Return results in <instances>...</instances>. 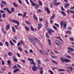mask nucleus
Wrapping results in <instances>:
<instances>
[{
	"label": "nucleus",
	"mask_w": 74,
	"mask_h": 74,
	"mask_svg": "<svg viewBox=\"0 0 74 74\" xmlns=\"http://www.w3.org/2000/svg\"><path fill=\"white\" fill-rule=\"evenodd\" d=\"M18 68V66L16 65H14L13 67V69H17Z\"/></svg>",
	"instance_id": "nucleus-53"
},
{
	"label": "nucleus",
	"mask_w": 74,
	"mask_h": 74,
	"mask_svg": "<svg viewBox=\"0 0 74 74\" xmlns=\"http://www.w3.org/2000/svg\"><path fill=\"white\" fill-rule=\"evenodd\" d=\"M3 10H5V11H7V12H8V14H12V11H10V10H9V8H4Z\"/></svg>",
	"instance_id": "nucleus-5"
},
{
	"label": "nucleus",
	"mask_w": 74,
	"mask_h": 74,
	"mask_svg": "<svg viewBox=\"0 0 74 74\" xmlns=\"http://www.w3.org/2000/svg\"><path fill=\"white\" fill-rule=\"evenodd\" d=\"M31 29L32 31H34V28H33V26L31 27Z\"/></svg>",
	"instance_id": "nucleus-57"
},
{
	"label": "nucleus",
	"mask_w": 74,
	"mask_h": 74,
	"mask_svg": "<svg viewBox=\"0 0 74 74\" xmlns=\"http://www.w3.org/2000/svg\"><path fill=\"white\" fill-rule=\"evenodd\" d=\"M33 16L34 17V19L36 20V21H38V19H37V16H36L35 15H33Z\"/></svg>",
	"instance_id": "nucleus-18"
},
{
	"label": "nucleus",
	"mask_w": 74,
	"mask_h": 74,
	"mask_svg": "<svg viewBox=\"0 0 74 74\" xmlns=\"http://www.w3.org/2000/svg\"><path fill=\"white\" fill-rule=\"evenodd\" d=\"M41 26H42V25L41 24H38V28L39 29H41Z\"/></svg>",
	"instance_id": "nucleus-24"
},
{
	"label": "nucleus",
	"mask_w": 74,
	"mask_h": 74,
	"mask_svg": "<svg viewBox=\"0 0 74 74\" xmlns=\"http://www.w3.org/2000/svg\"><path fill=\"white\" fill-rule=\"evenodd\" d=\"M48 41L49 42H48V44L49 46H51V40L50 39H49Z\"/></svg>",
	"instance_id": "nucleus-29"
},
{
	"label": "nucleus",
	"mask_w": 74,
	"mask_h": 74,
	"mask_svg": "<svg viewBox=\"0 0 74 74\" xmlns=\"http://www.w3.org/2000/svg\"><path fill=\"white\" fill-rule=\"evenodd\" d=\"M7 62L8 64L9 65V66H10V65H11V60H9Z\"/></svg>",
	"instance_id": "nucleus-22"
},
{
	"label": "nucleus",
	"mask_w": 74,
	"mask_h": 74,
	"mask_svg": "<svg viewBox=\"0 0 74 74\" xmlns=\"http://www.w3.org/2000/svg\"><path fill=\"white\" fill-rule=\"evenodd\" d=\"M51 61L52 62H53L54 64H58V63L56 61L53 60H51Z\"/></svg>",
	"instance_id": "nucleus-14"
},
{
	"label": "nucleus",
	"mask_w": 74,
	"mask_h": 74,
	"mask_svg": "<svg viewBox=\"0 0 74 74\" xmlns=\"http://www.w3.org/2000/svg\"><path fill=\"white\" fill-rule=\"evenodd\" d=\"M12 30L13 32H15V28L13 26L12 27Z\"/></svg>",
	"instance_id": "nucleus-36"
},
{
	"label": "nucleus",
	"mask_w": 74,
	"mask_h": 74,
	"mask_svg": "<svg viewBox=\"0 0 74 74\" xmlns=\"http://www.w3.org/2000/svg\"><path fill=\"white\" fill-rule=\"evenodd\" d=\"M67 49H69V50H70V51H74L73 49L71 47H68L67 48Z\"/></svg>",
	"instance_id": "nucleus-34"
},
{
	"label": "nucleus",
	"mask_w": 74,
	"mask_h": 74,
	"mask_svg": "<svg viewBox=\"0 0 74 74\" xmlns=\"http://www.w3.org/2000/svg\"><path fill=\"white\" fill-rule=\"evenodd\" d=\"M13 5L15 7H18V5L16 4V3L15 2H13Z\"/></svg>",
	"instance_id": "nucleus-15"
},
{
	"label": "nucleus",
	"mask_w": 74,
	"mask_h": 74,
	"mask_svg": "<svg viewBox=\"0 0 74 74\" xmlns=\"http://www.w3.org/2000/svg\"><path fill=\"white\" fill-rule=\"evenodd\" d=\"M2 3L3 4V5H7V3L6 2V1H2Z\"/></svg>",
	"instance_id": "nucleus-21"
},
{
	"label": "nucleus",
	"mask_w": 74,
	"mask_h": 74,
	"mask_svg": "<svg viewBox=\"0 0 74 74\" xmlns=\"http://www.w3.org/2000/svg\"><path fill=\"white\" fill-rule=\"evenodd\" d=\"M46 36L47 38H49V34L48 33H46Z\"/></svg>",
	"instance_id": "nucleus-38"
},
{
	"label": "nucleus",
	"mask_w": 74,
	"mask_h": 74,
	"mask_svg": "<svg viewBox=\"0 0 74 74\" xmlns=\"http://www.w3.org/2000/svg\"><path fill=\"white\" fill-rule=\"evenodd\" d=\"M49 25V23H48V21H46L45 25H46V28H47V29H48V27Z\"/></svg>",
	"instance_id": "nucleus-12"
},
{
	"label": "nucleus",
	"mask_w": 74,
	"mask_h": 74,
	"mask_svg": "<svg viewBox=\"0 0 74 74\" xmlns=\"http://www.w3.org/2000/svg\"><path fill=\"white\" fill-rule=\"evenodd\" d=\"M21 45V43L20 42H19L17 44V47H19V46H20Z\"/></svg>",
	"instance_id": "nucleus-51"
},
{
	"label": "nucleus",
	"mask_w": 74,
	"mask_h": 74,
	"mask_svg": "<svg viewBox=\"0 0 74 74\" xmlns=\"http://www.w3.org/2000/svg\"><path fill=\"white\" fill-rule=\"evenodd\" d=\"M61 14H62V15H63L64 16H66V14L63 11H61Z\"/></svg>",
	"instance_id": "nucleus-39"
},
{
	"label": "nucleus",
	"mask_w": 74,
	"mask_h": 74,
	"mask_svg": "<svg viewBox=\"0 0 74 74\" xmlns=\"http://www.w3.org/2000/svg\"><path fill=\"white\" fill-rule=\"evenodd\" d=\"M40 53L42 55H45V53L42 50L40 51Z\"/></svg>",
	"instance_id": "nucleus-20"
},
{
	"label": "nucleus",
	"mask_w": 74,
	"mask_h": 74,
	"mask_svg": "<svg viewBox=\"0 0 74 74\" xmlns=\"http://www.w3.org/2000/svg\"><path fill=\"white\" fill-rule=\"evenodd\" d=\"M2 17L3 18H4L5 17V13H3L2 15Z\"/></svg>",
	"instance_id": "nucleus-52"
},
{
	"label": "nucleus",
	"mask_w": 74,
	"mask_h": 74,
	"mask_svg": "<svg viewBox=\"0 0 74 74\" xmlns=\"http://www.w3.org/2000/svg\"><path fill=\"white\" fill-rule=\"evenodd\" d=\"M10 28V25L8 24L5 27L6 30H8Z\"/></svg>",
	"instance_id": "nucleus-10"
},
{
	"label": "nucleus",
	"mask_w": 74,
	"mask_h": 74,
	"mask_svg": "<svg viewBox=\"0 0 74 74\" xmlns=\"http://www.w3.org/2000/svg\"><path fill=\"white\" fill-rule=\"evenodd\" d=\"M25 23H27V25H30V22H29V21H25Z\"/></svg>",
	"instance_id": "nucleus-54"
},
{
	"label": "nucleus",
	"mask_w": 74,
	"mask_h": 74,
	"mask_svg": "<svg viewBox=\"0 0 74 74\" xmlns=\"http://www.w3.org/2000/svg\"><path fill=\"white\" fill-rule=\"evenodd\" d=\"M37 62L38 63V64H39V65H39V66H40V65H41V61H40V60H38L37 61Z\"/></svg>",
	"instance_id": "nucleus-41"
},
{
	"label": "nucleus",
	"mask_w": 74,
	"mask_h": 74,
	"mask_svg": "<svg viewBox=\"0 0 74 74\" xmlns=\"http://www.w3.org/2000/svg\"><path fill=\"white\" fill-rule=\"evenodd\" d=\"M47 31L48 33H49L50 36L52 35V33H55V31H53V29H52L50 28L47 29Z\"/></svg>",
	"instance_id": "nucleus-1"
},
{
	"label": "nucleus",
	"mask_w": 74,
	"mask_h": 74,
	"mask_svg": "<svg viewBox=\"0 0 74 74\" xmlns=\"http://www.w3.org/2000/svg\"><path fill=\"white\" fill-rule=\"evenodd\" d=\"M60 59L62 63H64L65 62L66 58H63L61 57L60 58Z\"/></svg>",
	"instance_id": "nucleus-9"
},
{
	"label": "nucleus",
	"mask_w": 74,
	"mask_h": 74,
	"mask_svg": "<svg viewBox=\"0 0 74 74\" xmlns=\"http://www.w3.org/2000/svg\"><path fill=\"white\" fill-rule=\"evenodd\" d=\"M32 69L34 71H36L38 70V68L34 65H33V67H32Z\"/></svg>",
	"instance_id": "nucleus-4"
},
{
	"label": "nucleus",
	"mask_w": 74,
	"mask_h": 74,
	"mask_svg": "<svg viewBox=\"0 0 74 74\" xmlns=\"http://www.w3.org/2000/svg\"><path fill=\"white\" fill-rule=\"evenodd\" d=\"M53 4H54L55 6H58V5H60V2L53 3Z\"/></svg>",
	"instance_id": "nucleus-11"
},
{
	"label": "nucleus",
	"mask_w": 74,
	"mask_h": 74,
	"mask_svg": "<svg viewBox=\"0 0 74 74\" xmlns=\"http://www.w3.org/2000/svg\"><path fill=\"white\" fill-rule=\"evenodd\" d=\"M55 17V14H53L51 16V17L50 18V19H54V18Z\"/></svg>",
	"instance_id": "nucleus-19"
},
{
	"label": "nucleus",
	"mask_w": 74,
	"mask_h": 74,
	"mask_svg": "<svg viewBox=\"0 0 74 74\" xmlns=\"http://www.w3.org/2000/svg\"><path fill=\"white\" fill-rule=\"evenodd\" d=\"M67 26V22L66 21H64V28H65Z\"/></svg>",
	"instance_id": "nucleus-16"
},
{
	"label": "nucleus",
	"mask_w": 74,
	"mask_h": 74,
	"mask_svg": "<svg viewBox=\"0 0 74 74\" xmlns=\"http://www.w3.org/2000/svg\"><path fill=\"white\" fill-rule=\"evenodd\" d=\"M69 39L71 41H73L74 40V38H69Z\"/></svg>",
	"instance_id": "nucleus-46"
},
{
	"label": "nucleus",
	"mask_w": 74,
	"mask_h": 74,
	"mask_svg": "<svg viewBox=\"0 0 74 74\" xmlns=\"http://www.w3.org/2000/svg\"><path fill=\"white\" fill-rule=\"evenodd\" d=\"M18 49H19V50L20 51H22V49L20 47H18Z\"/></svg>",
	"instance_id": "nucleus-64"
},
{
	"label": "nucleus",
	"mask_w": 74,
	"mask_h": 74,
	"mask_svg": "<svg viewBox=\"0 0 74 74\" xmlns=\"http://www.w3.org/2000/svg\"><path fill=\"white\" fill-rule=\"evenodd\" d=\"M55 42L56 45L58 46H59L60 45V42L59 40H57L55 41Z\"/></svg>",
	"instance_id": "nucleus-7"
},
{
	"label": "nucleus",
	"mask_w": 74,
	"mask_h": 74,
	"mask_svg": "<svg viewBox=\"0 0 74 74\" xmlns=\"http://www.w3.org/2000/svg\"><path fill=\"white\" fill-rule=\"evenodd\" d=\"M38 3L40 5V6H42V2H41V1L39 0L38 1Z\"/></svg>",
	"instance_id": "nucleus-25"
},
{
	"label": "nucleus",
	"mask_w": 74,
	"mask_h": 74,
	"mask_svg": "<svg viewBox=\"0 0 74 74\" xmlns=\"http://www.w3.org/2000/svg\"><path fill=\"white\" fill-rule=\"evenodd\" d=\"M20 42V43H21V44H22V45H25L23 41L21 40Z\"/></svg>",
	"instance_id": "nucleus-40"
},
{
	"label": "nucleus",
	"mask_w": 74,
	"mask_h": 74,
	"mask_svg": "<svg viewBox=\"0 0 74 74\" xmlns=\"http://www.w3.org/2000/svg\"><path fill=\"white\" fill-rule=\"evenodd\" d=\"M49 72L51 73V74H53V72L52 71H51V70H49Z\"/></svg>",
	"instance_id": "nucleus-56"
},
{
	"label": "nucleus",
	"mask_w": 74,
	"mask_h": 74,
	"mask_svg": "<svg viewBox=\"0 0 74 74\" xmlns=\"http://www.w3.org/2000/svg\"><path fill=\"white\" fill-rule=\"evenodd\" d=\"M66 72H68L69 73H70V71L69 69H67L66 70Z\"/></svg>",
	"instance_id": "nucleus-59"
},
{
	"label": "nucleus",
	"mask_w": 74,
	"mask_h": 74,
	"mask_svg": "<svg viewBox=\"0 0 74 74\" xmlns=\"http://www.w3.org/2000/svg\"><path fill=\"white\" fill-rule=\"evenodd\" d=\"M21 62H22V63H25V61L23 60H21Z\"/></svg>",
	"instance_id": "nucleus-63"
},
{
	"label": "nucleus",
	"mask_w": 74,
	"mask_h": 74,
	"mask_svg": "<svg viewBox=\"0 0 74 74\" xmlns=\"http://www.w3.org/2000/svg\"><path fill=\"white\" fill-rule=\"evenodd\" d=\"M34 39L36 41H37V40H38V39L36 37H34Z\"/></svg>",
	"instance_id": "nucleus-61"
},
{
	"label": "nucleus",
	"mask_w": 74,
	"mask_h": 74,
	"mask_svg": "<svg viewBox=\"0 0 74 74\" xmlns=\"http://www.w3.org/2000/svg\"><path fill=\"white\" fill-rule=\"evenodd\" d=\"M45 10L47 11V14H50V11H49V10L48 8H45Z\"/></svg>",
	"instance_id": "nucleus-8"
},
{
	"label": "nucleus",
	"mask_w": 74,
	"mask_h": 74,
	"mask_svg": "<svg viewBox=\"0 0 74 74\" xmlns=\"http://www.w3.org/2000/svg\"><path fill=\"white\" fill-rule=\"evenodd\" d=\"M25 29L26 31H29V27H26V26H25Z\"/></svg>",
	"instance_id": "nucleus-28"
},
{
	"label": "nucleus",
	"mask_w": 74,
	"mask_h": 74,
	"mask_svg": "<svg viewBox=\"0 0 74 74\" xmlns=\"http://www.w3.org/2000/svg\"><path fill=\"white\" fill-rule=\"evenodd\" d=\"M66 58H69V59H70V58H71V56H69V55H66Z\"/></svg>",
	"instance_id": "nucleus-55"
},
{
	"label": "nucleus",
	"mask_w": 74,
	"mask_h": 74,
	"mask_svg": "<svg viewBox=\"0 0 74 74\" xmlns=\"http://www.w3.org/2000/svg\"><path fill=\"white\" fill-rule=\"evenodd\" d=\"M53 28L54 30H58V28L55 26H53Z\"/></svg>",
	"instance_id": "nucleus-37"
},
{
	"label": "nucleus",
	"mask_w": 74,
	"mask_h": 74,
	"mask_svg": "<svg viewBox=\"0 0 74 74\" xmlns=\"http://www.w3.org/2000/svg\"><path fill=\"white\" fill-rule=\"evenodd\" d=\"M16 54L17 55V56H18V57H19V58L21 57V56L20 55V54H19L18 53H16Z\"/></svg>",
	"instance_id": "nucleus-62"
},
{
	"label": "nucleus",
	"mask_w": 74,
	"mask_h": 74,
	"mask_svg": "<svg viewBox=\"0 0 74 74\" xmlns=\"http://www.w3.org/2000/svg\"><path fill=\"white\" fill-rule=\"evenodd\" d=\"M11 11L12 12H14L15 11V9H14V8H12L11 9Z\"/></svg>",
	"instance_id": "nucleus-43"
},
{
	"label": "nucleus",
	"mask_w": 74,
	"mask_h": 74,
	"mask_svg": "<svg viewBox=\"0 0 74 74\" xmlns=\"http://www.w3.org/2000/svg\"><path fill=\"white\" fill-rule=\"evenodd\" d=\"M39 20L40 22H42L44 20V19L42 18H39Z\"/></svg>",
	"instance_id": "nucleus-50"
},
{
	"label": "nucleus",
	"mask_w": 74,
	"mask_h": 74,
	"mask_svg": "<svg viewBox=\"0 0 74 74\" xmlns=\"http://www.w3.org/2000/svg\"><path fill=\"white\" fill-rule=\"evenodd\" d=\"M19 69H16L14 70V73H16V71H19Z\"/></svg>",
	"instance_id": "nucleus-35"
},
{
	"label": "nucleus",
	"mask_w": 74,
	"mask_h": 74,
	"mask_svg": "<svg viewBox=\"0 0 74 74\" xmlns=\"http://www.w3.org/2000/svg\"><path fill=\"white\" fill-rule=\"evenodd\" d=\"M30 61L32 62H30V63L31 64H33V65H36V64L34 62L33 59L31 58Z\"/></svg>",
	"instance_id": "nucleus-6"
},
{
	"label": "nucleus",
	"mask_w": 74,
	"mask_h": 74,
	"mask_svg": "<svg viewBox=\"0 0 74 74\" xmlns=\"http://www.w3.org/2000/svg\"><path fill=\"white\" fill-rule=\"evenodd\" d=\"M38 69L40 70V74H42L43 73V71L42 70H43V68L42 67H40V65H38Z\"/></svg>",
	"instance_id": "nucleus-3"
},
{
	"label": "nucleus",
	"mask_w": 74,
	"mask_h": 74,
	"mask_svg": "<svg viewBox=\"0 0 74 74\" xmlns=\"http://www.w3.org/2000/svg\"><path fill=\"white\" fill-rule=\"evenodd\" d=\"M9 21H11V22L13 23H14L17 24L18 26H19V22L18 21L15 20H12V19H9Z\"/></svg>",
	"instance_id": "nucleus-2"
},
{
	"label": "nucleus",
	"mask_w": 74,
	"mask_h": 74,
	"mask_svg": "<svg viewBox=\"0 0 74 74\" xmlns=\"http://www.w3.org/2000/svg\"><path fill=\"white\" fill-rule=\"evenodd\" d=\"M8 55L10 56H12V53L11 52H9L8 53Z\"/></svg>",
	"instance_id": "nucleus-33"
},
{
	"label": "nucleus",
	"mask_w": 74,
	"mask_h": 74,
	"mask_svg": "<svg viewBox=\"0 0 74 74\" xmlns=\"http://www.w3.org/2000/svg\"><path fill=\"white\" fill-rule=\"evenodd\" d=\"M65 62L66 63H68V62H70V59L67 60V58H65Z\"/></svg>",
	"instance_id": "nucleus-27"
},
{
	"label": "nucleus",
	"mask_w": 74,
	"mask_h": 74,
	"mask_svg": "<svg viewBox=\"0 0 74 74\" xmlns=\"http://www.w3.org/2000/svg\"><path fill=\"white\" fill-rule=\"evenodd\" d=\"M39 7H40V5L38 4L35 6V9H38L39 8Z\"/></svg>",
	"instance_id": "nucleus-30"
},
{
	"label": "nucleus",
	"mask_w": 74,
	"mask_h": 74,
	"mask_svg": "<svg viewBox=\"0 0 74 74\" xmlns=\"http://www.w3.org/2000/svg\"><path fill=\"white\" fill-rule=\"evenodd\" d=\"M58 71H65L66 70L63 69H59Z\"/></svg>",
	"instance_id": "nucleus-32"
},
{
	"label": "nucleus",
	"mask_w": 74,
	"mask_h": 74,
	"mask_svg": "<svg viewBox=\"0 0 74 74\" xmlns=\"http://www.w3.org/2000/svg\"><path fill=\"white\" fill-rule=\"evenodd\" d=\"M0 13L1 14H2L3 13H4L5 12L4 11L2 10H0Z\"/></svg>",
	"instance_id": "nucleus-49"
},
{
	"label": "nucleus",
	"mask_w": 74,
	"mask_h": 74,
	"mask_svg": "<svg viewBox=\"0 0 74 74\" xmlns=\"http://www.w3.org/2000/svg\"><path fill=\"white\" fill-rule=\"evenodd\" d=\"M10 44L12 46H13V45H14V43L12 42V41L11 40L10 41Z\"/></svg>",
	"instance_id": "nucleus-42"
},
{
	"label": "nucleus",
	"mask_w": 74,
	"mask_h": 74,
	"mask_svg": "<svg viewBox=\"0 0 74 74\" xmlns=\"http://www.w3.org/2000/svg\"><path fill=\"white\" fill-rule=\"evenodd\" d=\"M67 69H70V71H72V70H73V68L71 66H70L69 67H67Z\"/></svg>",
	"instance_id": "nucleus-23"
},
{
	"label": "nucleus",
	"mask_w": 74,
	"mask_h": 74,
	"mask_svg": "<svg viewBox=\"0 0 74 74\" xmlns=\"http://www.w3.org/2000/svg\"><path fill=\"white\" fill-rule=\"evenodd\" d=\"M42 12V10H41L40 9H39L38 10L37 12L38 13H39V12Z\"/></svg>",
	"instance_id": "nucleus-44"
},
{
	"label": "nucleus",
	"mask_w": 74,
	"mask_h": 74,
	"mask_svg": "<svg viewBox=\"0 0 74 74\" xmlns=\"http://www.w3.org/2000/svg\"><path fill=\"white\" fill-rule=\"evenodd\" d=\"M29 38L31 41L33 42L34 41V38L32 36H30Z\"/></svg>",
	"instance_id": "nucleus-17"
},
{
	"label": "nucleus",
	"mask_w": 74,
	"mask_h": 74,
	"mask_svg": "<svg viewBox=\"0 0 74 74\" xmlns=\"http://www.w3.org/2000/svg\"><path fill=\"white\" fill-rule=\"evenodd\" d=\"M63 21H62L60 23V26L61 27H62L63 26Z\"/></svg>",
	"instance_id": "nucleus-45"
},
{
	"label": "nucleus",
	"mask_w": 74,
	"mask_h": 74,
	"mask_svg": "<svg viewBox=\"0 0 74 74\" xmlns=\"http://www.w3.org/2000/svg\"><path fill=\"white\" fill-rule=\"evenodd\" d=\"M66 34H71V32L70 31H66Z\"/></svg>",
	"instance_id": "nucleus-26"
},
{
	"label": "nucleus",
	"mask_w": 74,
	"mask_h": 74,
	"mask_svg": "<svg viewBox=\"0 0 74 74\" xmlns=\"http://www.w3.org/2000/svg\"><path fill=\"white\" fill-rule=\"evenodd\" d=\"M12 58L14 62H17V59L16 58V57H15L14 56H13Z\"/></svg>",
	"instance_id": "nucleus-13"
},
{
	"label": "nucleus",
	"mask_w": 74,
	"mask_h": 74,
	"mask_svg": "<svg viewBox=\"0 0 74 74\" xmlns=\"http://www.w3.org/2000/svg\"><path fill=\"white\" fill-rule=\"evenodd\" d=\"M26 12H25L24 13L23 15L22 16H23V18H25L26 16Z\"/></svg>",
	"instance_id": "nucleus-47"
},
{
	"label": "nucleus",
	"mask_w": 74,
	"mask_h": 74,
	"mask_svg": "<svg viewBox=\"0 0 74 74\" xmlns=\"http://www.w3.org/2000/svg\"><path fill=\"white\" fill-rule=\"evenodd\" d=\"M31 5L32 6H33L34 7V2L31 3Z\"/></svg>",
	"instance_id": "nucleus-58"
},
{
	"label": "nucleus",
	"mask_w": 74,
	"mask_h": 74,
	"mask_svg": "<svg viewBox=\"0 0 74 74\" xmlns=\"http://www.w3.org/2000/svg\"><path fill=\"white\" fill-rule=\"evenodd\" d=\"M5 44L6 45V46H7V47H8V46H9L8 42L7 41H6L5 42Z\"/></svg>",
	"instance_id": "nucleus-48"
},
{
	"label": "nucleus",
	"mask_w": 74,
	"mask_h": 74,
	"mask_svg": "<svg viewBox=\"0 0 74 74\" xmlns=\"http://www.w3.org/2000/svg\"><path fill=\"white\" fill-rule=\"evenodd\" d=\"M55 26H57V27H59V25L56 23H55Z\"/></svg>",
	"instance_id": "nucleus-60"
},
{
	"label": "nucleus",
	"mask_w": 74,
	"mask_h": 74,
	"mask_svg": "<svg viewBox=\"0 0 74 74\" xmlns=\"http://www.w3.org/2000/svg\"><path fill=\"white\" fill-rule=\"evenodd\" d=\"M69 5L68 3H67L64 5V8H67V7H69Z\"/></svg>",
	"instance_id": "nucleus-31"
}]
</instances>
